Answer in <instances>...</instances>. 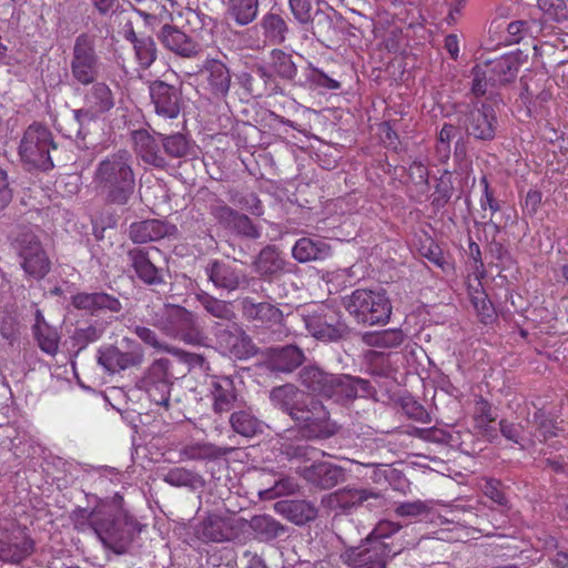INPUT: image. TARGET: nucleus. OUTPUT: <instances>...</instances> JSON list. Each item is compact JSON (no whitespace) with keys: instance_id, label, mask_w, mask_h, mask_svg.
<instances>
[{"instance_id":"1","label":"nucleus","mask_w":568,"mask_h":568,"mask_svg":"<svg viewBox=\"0 0 568 568\" xmlns=\"http://www.w3.org/2000/svg\"><path fill=\"white\" fill-rule=\"evenodd\" d=\"M272 403L295 419L308 438H327L336 433L328 412L313 397L293 385H283L271 392Z\"/></svg>"},{"instance_id":"2","label":"nucleus","mask_w":568,"mask_h":568,"mask_svg":"<svg viewBox=\"0 0 568 568\" xmlns=\"http://www.w3.org/2000/svg\"><path fill=\"white\" fill-rule=\"evenodd\" d=\"M70 520L75 530L94 534L101 544L115 554H123L130 542L125 517L114 505L99 503L93 509L75 508Z\"/></svg>"},{"instance_id":"3","label":"nucleus","mask_w":568,"mask_h":568,"mask_svg":"<svg viewBox=\"0 0 568 568\" xmlns=\"http://www.w3.org/2000/svg\"><path fill=\"white\" fill-rule=\"evenodd\" d=\"M93 184L109 203L125 205L135 187L130 153L119 151L101 160L94 171Z\"/></svg>"},{"instance_id":"4","label":"nucleus","mask_w":568,"mask_h":568,"mask_svg":"<svg viewBox=\"0 0 568 568\" xmlns=\"http://www.w3.org/2000/svg\"><path fill=\"white\" fill-rule=\"evenodd\" d=\"M527 60L528 55L523 51H514L476 65L473 70V92L476 95H483L489 87L495 88L511 82Z\"/></svg>"},{"instance_id":"5","label":"nucleus","mask_w":568,"mask_h":568,"mask_svg":"<svg viewBox=\"0 0 568 568\" xmlns=\"http://www.w3.org/2000/svg\"><path fill=\"white\" fill-rule=\"evenodd\" d=\"M291 459H300L305 463L311 462L310 466L298 467L300 475L310 484L329 489L344 480V471L339 466L325 460H318L324 453L307 445H297L286 452Z\"/></svg>"},{"instance_id":"6","label":"nucleus","mask_w":568,"mask_h":568,"mask_svg":"<svg viewBox=\"0 0 568 568\" xmlns=\"http://www.w3.org/2000/svg\"><path fill=\"white\" fill-rule=\"evenodd\" d=\"M347 312L358 323L386 324L392 314V304L382 290H356L344 298Z\"/></svg>"},{"instance_id":"7","label":"nucleus","mask_w":568,"mask_h":568,"mask_svg":"<svg viewBox=\"0 0 568 568\" xmlns=\"http://www.w3.org/2000/svg\"><path fill=\"white\" fill-rule=\"evenodd\" d=\"M155 325L168 336L179 338L186 344L196 345L202 342L195 315L182 306L166 305L156 318Z\"/></svg>"},{"instance_id":"8","label":"nucleus","mask_w":568,"mask_h":568,"mask_svg":"<svg viewBox=\"0 0 568 568\" xmlns=\"http://www.w3.org/2000/svg\"><path fill=\"white\" fill-rule=\"evenodd\" d=\"M52 135L44 125L33 123L24 131L20 144L19 155L21 160L36 168L49 170L53 166L50 158Z\"/></svg>"},{"instance_id":"9","label":"nucleus","mask_w":568,"mask_h":568,"mask_svg":"<svg viewBox=\"0 0 568 568\" xmlns=\"http://www.w3.org/2000/svg\"><path fill=\"white\" fill-rule=\"evenodd\" d=\"M74 80L83 85L92 83L99 73L98 57L91 38L81 34L77 38L71 61Z\"/></svg>"},{"instance_id":"10","label":"nucleus","mask_w":568,"mask_h":568,"mask_svg":"<svg viewBox=\"0 0 568 568\" xmlns=\"http://www.w3.org/2000/svg\"><path fill=\"white\" fill-rule=\"evenodd\" d=\"M126 349L121 351L118 347L109 346L99 351L98 362L110 373H118L142 363L144 354L142 347L129 339Z\"/></svg>"},{"instance_id":"11","label":"nucleus","mask_w":568,"mask_h":568,"mask_svg":"<svg viewBox=\"0 0 568 568\" xmlns=\"http://www.w3.org/2000/svg\"><path fill=\"white\" fill-rule=\"evenodd\" d=\"M297 316L306 329L317 339L332 341L338 336L333 311L325 305H313L304 308Z\"/></svg>"},{"instance_id":"12","label":"nucleus","mask_w":568,"mask_h":568,"mask_svg":"<svg viewBox=\"0 0 568 568\" xmlns=\"http://www.w3.org/2000/svg\"><path fill=\"white\" fill-rule=\"evenodd\" d=\"M399 552L392 551L388 544H375L369 546L362 544L346 551L345 558L352 568H385L386 560Z\"/></svg>"},{"instance_id":"13","label":"nucleus","mask_w":568,"mask_h":568,"mask_svg":"<svg viewBox=\"0 0 568 568\" xmlns=\"http://www.w3.org/2000/svg\"><path fill=\"white\" fill-rule=\"evenodd\" d=\"M22 267L34 278H42L50 270V261L33 234H26L20 241Z\"/></svg>"},{"instance_id":"14","label":"nucleus","mask_w":568,"mask_h":568,"mask_svg":"<svg viewBox=\"0 0 568 568\" xmlns=\"http://www.w3.org/2000/svg\"><path fill=\"white\" fill-rule=\"evenodd\" d=\"M115 104L114 95L108 84L95 82L84 95V108L75 111V116L97 118L109 112Z\"/></svg>"},{"instance_id":"15","label":"nucleus","mask_w":568,"mask_h":568,"mask_svg":"<svg viewBox=\"0 0 568 568\" xmlns=\"http://www.w3.org/2000/svg\"><path fill=\"white\" fill-rule=\"evenodd\" d=\"M169 359H156L150 367L146 383L150 385L149 395L159 405L168 406L170 400Z\"/></svg>"},{"instance_id":"16","label":"nucleus","mask_w":568,"mask_h":568,"mask_svg":"<svg viewBox=\"0 0 568 568\" xmlns=\"http://www.w3.org/2000/svg\"><path fill=\"white\" fill-rule=\"evenodd\" d=\"M195 534L203 541L222 542L234 538L236 530L231 518L210 515L196 527Z\"/></svg>"},{"instance_id":"17","label":"nucleus","mask_w":568,"mask_h":568,"mask_svg":"<svg viewBox=\"0 0 568 568\" xmlns=\"http://www.w3.org/2000/svg\"><path fill=\"white\" fill-rule=\"evenodd\" d=\"M150 94L155 112L166 119H174L180 113L179 95L175 89L164 82H154Z\"/></svg>"},{"instance_id":"18","label":"nucleus","mask_w":568,"mask_h":568,"mask_svg":"<svg viewBox=\"0 0 568 568\" xmlns=\"http://www.w3.org/2000/svg\"><path fill=\"white\" fill-rule=\"evenodd\" d=\"M467 131L477 139H491L495 135L496 115L490 104H483L469 112Z\"/></svg>"},{"instance_id":"19","label":"nucleus","mask_w":568,"mask_h":568,"mask_svg":"<svg viewBox=\"0 0 568 568\" xmlns=\"http://www.w3.org/2000/svg\"><path fill=\"white\" fill-rule=\"evenodd\" d=\"M175 233L176 227L174 225L159 220L141 221L130 226V237L135 243L158 241Z\"/></svg>"},{"instance_id":"20","label":"nucleus","mask_w":568,"mask_h":568,"mask_svg":"<svg viewBox=\"0 0 568 568\" xmlns=\"http://www.w3.org/2000/svg\"><path fill=\"white\" fill-rule=\"evenodd\" d=\"M367 382L355 378L349 375H333L328 389H326L327 398L335 402H343L358 396L359 392H365Z\"/></svg>"},{"instance_id":"21","label":"nucleus","mask_w":568,"mask_h":568,"mask_svg":"<svg viewBox=\"0 0 568 568\" xmlns=\"http://www.w3.org/2000/svg\"><path fill=\"white\" fill-rule=\"evenodd\" d=\"M369 499L379 501L381 496L377 493L366 489H345L328 495L325 501L328 507L333 509L351 510Z\"/></svg>"},{"instance_id":"22","label":"nucleus","mask_w":568,"mask_h":568,"mask_svg":"<svg viewBox=\"0 0 568 568\" xmlns=\"http://www.w3.org/2000/svg\"><path fill=\"white\" fill-rule=\"evenodd\" d=\"M243 314L246 318L260 322L262 325L273 327L283 321L280 308L267 302L254 303L252 300L243 301Z\"/></svg>"},{"instance_id":"23","label":"nucleus","mask_w":568,"mask_h":568,"mask_svg":"<svg viewBox=\"0 0 568 568\" xmlns=\"http://www.w3.org/2000/svg\"><path fill=\"white\" fill-rule=\"evenodd\" d=\"M209 385L214 410L217 413L230 410L236 398L233 381L225 376H213Z\"/></svg>"},{"instance_id":"24","label":"nucleus","mask_w":568,"mask_h":568,"mask_svg":"<svg viewBox=\"0 0 568 568\" xmlns=\"http://www.w3.org/2000/svg\"><path fill=\"white\" fill-rule=\"evenodd\" d=\"M72 304L78 310L94 313L99 310L120 312L121 303L115 297L105 293H80L72 297Z\"/></svg>"},{"instance_id":"25","label":"nucleus","mask_w":568,"mask_h":568,"mask_svg":"<svg viewBox=\"0 0 568 568\" xmlns=\"http://www.w3.org/2000/svg\"><path fill=\"white\" fill-rule=\"evenodd\" d=\"M292 254L301 263L325 260L331 255V246L323 240L302 237L296 241Z\"/></svg>"},{"instance_id":"26","label":"nucleus","mask_w":568,"mask_h":568,"mask_svg":"<svg viewBox=\"0 0 568 568\" xmlns=\"http://www.w3.org/2000/svg\"><path fill=\"white\" fill-rule=\"evenodd\" d=\"M133 143L136 154L146 163L162 166L163 158L160 155L158 141L146 131L140 130L133 133Z\"/></svg>"},{"instance_id":"27","label":"nucleus","mask_w":568,"mask_h":568,"mask_svg":"<svg viewBox=\"0 0 568 568\" xmlns=\"http://www.w3.org/2000/svg\"><path fill=\"white\" fill-rule=\"evenodd\" d=\"M34 337L39 347L49 355H54L59 348V333L55 327L49 325L43 314L38 310L33 325Z\"/></svg>"},{"instance_id":"28","label":"nucleus","mask_w":568,"mask_h":568,"mask_svg":"<svg viewBox=\"0 0 568 568\" xmlns=\"http://www.w3.org/2000/svg\"><path fill=\"white\" fill-rule=\"evenodd\" d=\"M206 274L210 281L219 288L234 291L240 286L241 275L230 264L212 262L206 267Z\"/></svg>"},{"instance_id":"29","label":"nucleus","mask_w":568,"mask_h":568,"mask_svg":"<svg viewBox=\"0 0 568 568\" xmlns=\"http://www.w3.org/2000/svg\"><path fill=\"white\" fill-rule=\"evenodd\" d=\"M160 39L169 50L180 55L191 57L196 52L194 42L185 33L173 27L164 26Z\"/></svg>"},{"instance_id":"30","label":"nucleus","mask_w":568,"mask_h":568,"mask_svg":"<svg viewBox=\"0 0 568 568\" xmlns=\"http://www.w3.org/2000/svg\"><path fill=\"white\" fill-rule=\"evenodd\" d=\"M202 74L207 80L214 93L221 95L227 93L231 75L224 63L219 60H209L202 70Z\"/></svg>"},{"instance_id":"31","label":"nucleus","mask_w":568,"mask_h":568,"mask_svg":"<svg viewBox=\"0 0 568 568\" xmlns=\"http://www.w3.org/2000/svg\"><path fill=\"white\" fill-rule=\"evenodd\" d=\"M275 509L296 525H304L316 517L314 506L304 500L278 501L275 504Z\"/></svg>"},{"instance_id":"32","label":"nucleus","mask_w":568,"mask_h":568,"mask_svg":"<svg viewBox=\"0 0 568 568\" xmlns=\"http://www.w3.org/2000/svg\"><path fill=\"white\" fill-rule=\"evenodd\" d=\"M34 549V542L31 538L23 536L20 540L16 539L13 542H0V559L10 562L19 564L29 557Z\"/></svg>"},{"instance_id":"33","label":"nucleus","mask_w":568,"mask_h":568,"mask_svg":"<svg viewBox=\"0 0 568 568\" xmlns=\"http://www.w3.org/2000/svg\"><path fill=\"white\" fill-rule=\"evenodd\" d=\"M129 255L136 275L144 283L156 284L162 281L159 268L154 266L142 250L130 251Z\"/></svg>"},{"instance_id":"34","label":"nucleus","mask_w":568,"mask_h":568,"mask_svg":"<svg viewBox=\"0 0 568 568\" xmlns=\"http://www.w3.org/2000/svg\"><path fill=\"white\" fill-rule=\"evenodd\" d=\"M405 338L402 329L393 328L366 334L364 342L378 349H390L400 346Z\"/></svg>"},{"instance_id":"35","label":"nucleus","mask_w":568,"mask_h":568,"mask_svg":"<svg viewBox=\"0 0 568 568\" xmlns=\"http://www.w3.org/2000/svg\"><path fill=\"white\" fill-rule=\"evenodd\" d=\"M258 0H227V12L240 26L251 23L257 16Z\"/></svg>"},{"instance_id":"36","label":"nucleus","mask_w":568,"mask_h":568,"mask_svg":"<svg viewBox=\"0 0 568 568\" xmlns=\"http://www.w3.org/2000/svg\"><path fill=\"white\" fill-rule=\"evenodd\" d=\"M333 375L326 374L318 367L308 366L301 372L302 384L314 393L326 397Z\"/></svg>"},{"instance_id":"37","label":"nucleus","mask_w":568,"mask_h":568,"mask_svg":"<svg viewBox=\"0 0 568 568\" xmlns=\"http://www.w3.org/2000/svg\"><path fill=\"white\" fill-rule=\"evenodd\" d=\"M163 480L171 486L195 489L203 486V479L196 473L183 467L171 468L163 475Z\"/></svg>"},{"instance_id":"38","label":"nucleus","mask_w":568,"mask_h":568,"mask_svg":"<svg viewBox=\"0 0 568 568\" xmlns=\"http://www.w3.org/2000/svg\"><path fill=\"white\" fill-rule=\"evenodd\" d=\"M304 355L300 348L290 345L283 347L274 354L273 366L281 372H292L302 364Z\"/></svg>"},{"instance_id":"39","label":"nucleus","mask_w":568,"mask_h":568,"mask_svg":"<svg viewBox=\"0 0 568 568\" xmlns=\"http://www.w3.org/2000/svg\"><path fill=\"white\" fill-rule=\"evenodd\" d=\"M473 418L476 427L484 435H491L494 429L491 428L490 424L496 420L497 415L494 413L491 405L486 399L480 397L476 400Z\"/></svg>"},{"instance_id":"40","label":"nucleus","mask_w":568,"mask_h":568,"mask_svg":"<svg viewBox=\"0 0 568 568\" xmlns=\"http://www.w3.org/2000/svg\"><path fill=\"white\" fill-rule=\"evenodd\" d=\"M230 450L207 443H197L186 446L182 454L187 459H216L227 455Z\"/></svg>"},{"instance_id":"41","label":"nucleus","mask_w":568,"mask_h":568,"mask_svg":"<svg viewBox=\"0 0 568 568\" xmlns=\"http://www.w3.org/2000/svg\"><path fill=\"white\" fill-rule=\"evenodd\" d=\"M255 265L261 274H274L283 268L284 261L275 247L267 246L261 251Z\"/></svg>"},{"instance_id":"42","label":"nucleus","mask_w":568,"mask_h":568,"mask_svg":"<svg viewBox=\"0 0 568 568\" xmlns=\"http://www.w3.org/2000/svg\"><path fill=\"white\" fill-rule=\"evenodd\" d=\"M197 300L212 316L220 320H231L233 317V311L229 303L220 301L207 293L197 294Z\"/></svg>"},{"instance_id":"43","label":"nucleus","mask_w":568,"mask_h":568,"mask_svg":"<svg viewBox=\"0 0 568 568\" xmlns=\"http://www.w3.org/2000/svg\"><path fill=\"white\" fill-rule=\"evenodd\" d=\"M223 342L232 356L237 358L246 357L252 354L250 338L242 332L229 333L222 336Z\"/></svg>"},{"instance_id":"44","label":"nucleus","mask_w":568,"mask_h":568,"mask_svg":"<svg viewBox=\"0 0 568 568\" xmlns=\"http://www.w3.org/2000/svg\"><path fill=\"white\" fill-rule=\"evenodd\" d=\"M479 487L483 494L493 503L505 510L510 509L509 500L503 489V484L500 480L495 478H484Z\"/></svg>"},{"instance_id":"45","label":"nucleus","mask_w":568,"mask_h":568,"mask_svg":"<svg viewBox=\"0 0 568 568\" xmlns=\"http://www.w3.org/2000/svg\"><path fill=\"white\" fill-rule=\"evenodd\" d=\"M233 429L246 437L253 436L260 430V422L248 412H237L231 416Z\"/></svg>"},{"instance_id":"46","label":"nucleus","mask_w":568,"mask_h":568,"mask_svg":"<svg viewBox=\"0 0 568 568\" xmlns=\"http://www.w3.org/2000/svg\"><path fill=\"white\" fill-rule=\"evenodd\" d=\"M262 27L266 38L272 42L281 43L284 41L287 27L285 21L278 14H266L262 20Z\"/></svg>"},{"instance_id":"47","label":"nucleus","mask_w":568,"mask_h":568,"mask_svg":"<svg viewBox=\"0 0 568 568\" xmlns=\"http://www.w3.org/2000/svg\"><path fill=\"white\" fill-rule=\"evenodd\" d=\"M271 67L274 73L283 79H293L296 74V67L291 55L280 50L272 51Z\"/></svg>"},{"instance_id":"48","label":"nucleus","mask_w":568,"mask_h":568,"mask_svg":"<svg viewBox=\"0 0 568 568\" xmlns=\"http://www.w3.org/2000/svg\"><path fill=\"white\" fill-rule=\"evenodd\" d=\"M537 6L550 21L560 23L568 20L565 0H537Z\"/></svg>"},{"instance_id":"49","label":"nucleus","mask_w":568,"mask_h":568,"mask_svg":"<svg viewBox=\"0 0 568 568\" xmlns=\"http://www.w3.org/2000/svg\"><path fill=\"white\" fill-rule=\"evenodd\" d=\"M136 59L141 67L149 68L155 60V44L151 37L140 38L134 44Z\"/></svg>"},{"instance_id":"50","label":"nucleus","mask_w":568,"mask_h":568,"mask_svg":"<svg viewBox=\"0 0 568 568\" xmlns=\"http://www.w3.org/2000/svg\"><path fill=\"white\" fill-rule=\"evenodd\" d=\"M165 152L173 158H182L190 153L191 144L183 134L176 133L163 141Z\"/></svg>"},{"instance_id":"51","label":"nucleus","mask_w":568,"mask_h":568,"mask_svg":"<svg viewBox=\"0 0 568 568\" xmlns=\"http://www.w3.org/2000/svg\"><path fill=\"white\" fill-rule=\"evenodd\" d=\"M398 529L399 526L392 521H379L366 538L365 544L369 546H374L375 544H387L385 539L394 535L396 531H398Z\"/></svg>"},{"instance_id":"52","label":"nucleus","mask_w":568,"mask_h":568,"mask_svg":"<svg viewBox=\"0 0 568 568\" xmlns=\"http://www.w3.org/2000/svg\"><path fill=\"white\" fill-rule=\"evenodd\" d=\"M297 488V485L294 480L290 478H281L275 485L268 489L261 490L260 497L262 499H274L280 496L293 494Z\"/></svg>"},{"instance_id":"53","label":"nucleus","mask_w":568,"mask_h":568,"mask_svg":"<svg viewBox=\"0 0 568 568\" xmlns=\"http://www.w3.org/2000/svg\"><path fill=\"white\" fill-rule=\"evenodd\" d=\"M290 7L295 19L301 23L310 22L312 18L311 0H290Z\"/></svg>"},{"instance_id":"54","label":"nucleus","mask_w":568,"mask_h":568,"mask_svg":"<svg viewBox=\"0 0 568 568\" xmlns=\"http://www.w3.org/2000/svg\"><path fill=\"white\" fill-rule=\"evenodd\" d=\"M456 129L452 124H445L438 135L437 151L442 158H448L450 152V141L455 136Z\"/></svg>"},{"instance_id":"55","label":"nucleus","mask_w":568,"mask_h":568,"mask_svg":"<svg viewBox=\"0 0 568 568\" xmlns=\"http://www.w3.org/2000/svg\"><path fill=\"white\" fill-rule=\"evenodd\" d=\"M232 227L235 229L239 233H242L243 235L252 239H257L260 236L258 229L245 215L237 214Z\"/></svg>"},{"instance_id":"56","label":"nucleus","mask_w":568,"mask_h":568,"mask_svg":"<svg viewBox=\"0 0 568 568\" xmlns=\"http://www.w3.org/2000/svg\"><path fill=\"white\" fill-rule=\"evenodd\" d=\"M134 332L145 344L156 349L170 352L169 347L158 339L156 334L152 329L144 326H136Z\"/></svg>"},{"instance_id":"57","label":"nucleus","mask_w":568,"mask_h":568,"mask_svg":"<svg viewBox=\"0 0 568 568\" xmlns=\"http://www.w3.org/2000/svg\"><path fill=\"white\" fill-rule=\"evenodd\" d=\"M426 511V505L422 501L404 503L396 508L399 516L416 517Z\"/></svg>"},{"instance_id":"58","label":"nucleus","mask_w":568,"mask_h":568,"mask_svg":"<svg viewBox=\"0 0 568 568\" xmlns=\"http://www.w3.org/2000/svg\"><path fill=\"white\" fill-rule=\"evenodd\" d=\"M541 193L537 190H529L524 200V210L527 214L534 215L541 203Z\"/></svg>"},{"instance_id":"59","label":"nucleus","mask_w":568,"mask_h":568,"mask_svg":"<svg viewBox=\"0 0 568 568\" xmlns=\"http://www.w3.org/2000/svg\"><path fill=\"white\" fill-rule=\"evenodd\" d=\"M474 307L477 310L478 314L481 316L483 322H487L493 316V307L489 301L486 300L484 294L480 296L473 297Z\"/></svg>"},{"instance_id":"60","label":"nucleus","mask_w":568,"mask_h":568,"mask_svg":"<svg viewBox=\"0 0 568 568\" xmlns=\"http://www.w3.org/2000/svg\"><path fill=\"white\" fill-rule=\"evenodd\" d=\"M481 184L484 185V195L480 200V205L484 210H486L488 207L491 211V213L494 214L497 211H499V204L494 199L491 192L489 191V184H488V181L486 178L481 179Z\"/></svg>"},{"instance_id":"61","label":"nucleus","mask_w":568,"mask_h":568,"mask_svg":"<svg viewBox=\"0 0 568 568\" xmlns=\"http://www.w3.org/2000/svg\"><path fill=\"white\" fill-rule=\"evenodd\" d=\"M213 214L214 216L221 221L222 223H224L225 225L227 226H231L233 225L234 221H235V216H237L239 213L234 212L231 207L229 206H225V205H220V206H216L214 207L213 210Z\"/></svg>"},{"instance_id":"62","label":"nucleus","mask_w":568,"mask_h":568,"mask_svg":"<svg viewBox=\"0 0 568 568\" xmlns=\"http://www.w3.org/2000/svg\"><path fill=\"white\" fill-rule=\"evenodd\" d=\"M409 176L416 184H425L428 179V170L420 162H414L409 166Z\"/></svg>"},{"instance_id":"63","label":"nucleus","mask_w":568,"mask_h":568,"mask_svg":"<svg viewBox=\"0 0 568 568\" xmlns=\"http://www.w3.org/2000/svg\"><path fill=\"white\" fill-rule=\"evenodd\" d=\"M525 26H526V23L524 21L510 22L507 26V33H508L507 41L519 42V40L521 39L523 33L525 31Z\"/></svg>"},{"instance_id":"64","label":"nucleus","mask_w":568,"mask_h":568,"mask_svg":"<svg viewBox=\"0 0 568 568\" xmlns=\"http://www.w3.org/2000/svg\"><path fill=\"white\" fill-rule=\"evenodd\" d=\"M11 200V192L8 187L7 173L0 169V210Z\"/></svg>"}]
</instances>
